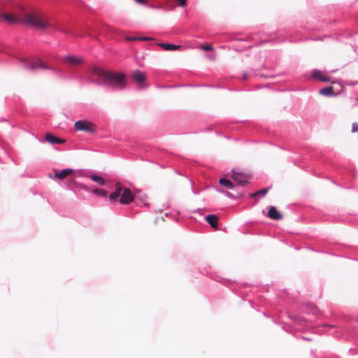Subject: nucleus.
<instances>
[{
    "mask_svg": "<svg viewBox=\"0 0 358 358\" xmlns=\"http://www.w3.org/2000/svg\"><path fill=\"white\" fill-rule=\"evenodd\" d=\"M219 182L221 185L226 187L228 189H233L234 188V185L233 182L227 178H220Z\"/></svg>",
    "mask_w": 358,
    "mask_h": 358,
    "instance_id": "nucleus-14",
    "label": "nucleus"
},
{
    "mask_svg": "<svg viewBox=\"0 0 358 358\" xmlns=\"http://www.w3.org/2000/svg\"><path fill=\"white\" fill-rule=\"evenodd\" d=\"M74 127L78 131H86L90 134H93L96 131V126L92 122L85 120H80L76 121L75 122Z\"/></svg>",
    "mask_w": 358,
    "mask_h": 358,
    "instance_id": "nucleus-4",
    "label": "nucleus"
},
{
    "mask_svg": "<svg viewBox=\"0 0 358 358\" xmlns=\"http://www.w3.org/2000/svg\"><path fill=\"white\" fill-rule=\"evenodd\" d=\"M320 94L324 96H331L334 94V89L331 86L324 87L320 90Z\"/></svg>",
    "mask_w": 358,
    "mask_h": 358,
    "instance_id": "nucleus-16",
    "label": "nucleus"
},
{
    "mask_svg": "<svg viewBox=\"0 0 358 358\" xmlns=\"http://www.w3.org/2000/svg\"><path fill=\"white\" fill-rule=\"evenodd\" d=\"M0 51H3V49L1 47H0Z\"/></svg>",
    "mask_w": 358,
    "mask_h": 358,
    "instance_id": "nucleus-33",
    "label": "nucleus"
},
{
    "mask_svg": "<svg viewBox=\"0 0 358 358\" xmlns=\"http://www.w3.org/2000/svg\"><path fill=\"white\" fill-rule=\"evenodd\" d=\"M22 64L27 69L35 70L37 69H48L52 71V73L62 79H66L67 77L64 75V72L62 69L55 68L49 65L45 64L42 60L37 59L34 61L29 60L27 58L21 59Z\"/></svg>",
    "mask_w": 358,
    "mask_h": 358,
    "instance_id": "nucleus-3",
    "label": "nucleus"
},
{
    "mask_svg": "<svg viewBox=\"0 0 358 358\" xmlns=\"http://www.w3.org/2000/svg\"><path fill=\"white\" fill-rule=\"evenodd\" d=\"M345 84L348 85H350V86H355L357 84H358V81L346 82Z\"/></svg>",
    "mask_w": 358,
    "mask_h": 358,
    "instance_id": "nucleus-25",
    "label": "nucleus"
},
{
    "mask_svg": "<svg viewBox=\"0 0 358 358\" xmlns=\"http://www.w3.org/2000/svg\"><path fill=\"white\" fill-rule=\"evenodd\" d=\"M134 200V197L131 190L128 188L124 189L121 198L120 199V202L122 204H129Z\"/></svg>",
    "mask_w": 358,
    "mask_h": 358,
    "instance_id": "nucleus-7",
    "label": "nucleus"
},
{
    "mask_svg": "<svg viewBox=\"0 0 358 358\" xmlns=\"http://www.w3.org/2000/svg\"><path fill=\"white\" fill-rule=\"evenodd\" d=\"M159 45L161 46L164 50L168 51L175 50L180 47V45H173L171 43H160Z\"/></svg>",
    "mask_w": 358,
    "mask_h": 358,
    "instance_id": "nucleus-15",
    "label": "nucleus"
},
{
    "mask_svg": "<svg viewBox=\"0 0 358 358\" xmlns=\"http://www.w3.org/2000/svg\"><path fill=\"white\" fill-rule=\"evenodd\" d=\"M71 77L73 78H81V76L79 75H73V76H71Z\"/></svg>",
    "mask_w": 358,
    "mask_h": 358,
    "instance_id": "nucleus-31",
    "label": "nucleus"
},
{
    "mask_svg": "<svg viewBox=\"0 0 358 358\" xmlns=\"http://www.w3.org/2000/svg\"><path fill=\"white\" fill-rule=\"evenodd\" d=\"M137 3L140 4H145L147 1V0H135Z\"/></svg>",
    "mask_w": 358,
    "mask_h": 358,
    "instance_id": "nucleus-29",
    "label": "nucleus"
},
{
    "mask_svg": "<svg viewBox=\"0 0 358 358\" xmlns=\"http://www.w3.org/2000/svg\"><path fill=\"white\" fill-rule=\"evenodd\" d=\"M92 192L95 195L101 197H106L107 196V192L101 189L95 188L92 190Z\"/></svg>",
    "mask_w": 358,
    "mask_h": 358,
    "instance_id": "nucleus-18",
    "label": "nucleus"
},
{
    "mask_svg": "<svg viewBox=\"0 0 358 358\" xmlns=\"http://www.w3.org/2000/svg\"><path fill=\"white\" fill-rule=\"evenodd\" d=\"M201 48L203 50L205 51H210L213 50V47L211 45L208 44L204 45Z\"/></svg>",
    "mask_w": 358,
    "mask_h": 358,
    "instance_id": "nucleus-21",
    "label": "nucleus"
},
{
    "mask_svg": "<svg viewBox=\"0 0 358 358\" xmlns=\"http://www.w3.org/2000/svg\"><path fill=\"white\" fill-rule=\"evenodd\" d=\"M322 72L319 70H315L313 71V73H312V77L313 79L315 80H320V77L322 76Z\"/></svg>",
    "mask_w": 358,
    "mask_h": 358,
    "instance_id": "nucleus-20",
    "label": "nucleus"
},
{
    "mask_svg": "<svg viewBox=\"0 0 358 358\" xmlns=\"http://www.w3.org/2000/svg\"><path fill=\"white\" fill-rule=\"evenodd\" d=\"M132 79L138 83H141L145 80V75L140 70L136 69L131 73Z\"/></svg>",
    "mask_w": 358,
    "mask_h": 358,
    "instance_id": "nucleus-8",
    "label": "nucleus"
},
{
    "mask_svg": "<svg viewBox=\"0 0 358 358\" xmlns=\"http://www.w3.org/2000/svg\"><path fill=\"white\" fill-rule=\"evenodd\" d=\"M45 140L51 144H62L65 142V140L55 136L50 133L45 134Z\"/></svg>",
    "mask_w": 358,
    "mask_h": 358,
    "instance_id": "nucleus-9",
    "label": "nucleus"
},
{
    "mask_svg": "<svg viewBox=\"0 0 358 358\" xmlns=\"http://www.w3.org/2000/svg\"><path fill=\"white\" fill-rule=\"evenodd\" d=\"M90 178H91L93 181L96 182V183H98V184H99V185H105V183H106L105 180H104L102 177H101V176H96V175H92V176H90Z\"/></svg>",
    "mask_w": 358,
    "mask_h": 358,
    "instance_id": "nucleus-17",
    "label": "nucleus"
},
{
    "mask_svg": "<svg viewBox=\"0 0 358 358\" xmlns=\"http://www.w3.org/2000/svg\"><path fill=\"white\" fill-rule=\"evenodd\" d=\"M62 59L65 62L66 66L69 69V71L83 62L82 57L69 55L64 56Z\"/></svg>",
    "mask_w": 358,
    "mask_h": 358,
    "instance_id": "nucleus-5",
    "label": "nucleus"
},
{
    "mask_svg": "<svg viewBox=\"0 0 358 358\" xmlns=\"http://www.w3.org/2000/svg\"><path fill=\"white\" fill-rule=\"evenodd\" d=\"M207 222L214 229H217L218 226L219 218L215 215H208L205 217Z\"/></svg>",
    "mask_w": 358,
    "mask_h": 358,
    "instance_id": "nucleus-11",
    "label": "nucleus"
},
{
    "mask_svg": "<svg viewBox=\"0 0 358 358\" xmlns=\"http://www.w3.org/2000/svg\"><path fill=\"white\" fill-rule=\"evenodd\" d=\"M73 172V170L71 169H65L59 172H56L55 174V178L62 180L72 174Z\"/></svg>",
    "mask_w": 358,
    "mask_h": 358,
    "instance_id": "nucleus-12",
    "label": "nucleus"
},
{
    "mask_svg": "<svg viewBox=\"0 0 358 358\" xmlns=\"http://www.w3.org/2000/svg\"><path fill=\"white\" fill-rule=\"evenodd\" d=\"M115 187V191L109 195V199L111 201H115L120 196L122 192V187L120 182H116Z\"/></svg>",
    "mask_w": 358,
    "mask_h": 358,
    "instance_id": "nucleus-13",
    "label": "nucleus"
},
{
    "mask_svg": "<svg viewBox=\"0 0 358 358\" xmlns=\"http://www.w3.org/2000/svg\"><path fill=\"white\" fill-rule=\"evenodd\" d=\"M248 76H248V73H244L243 74V77H242V78H243V80H247V79L248 78Z\"/></svg>",
    "mask_w": 358,
    "mask_h": 358,
    "instance_id": "nucleus-30",
    "label": "nucleus"
},
{
    "mask_svg": "<svg viewBox=\"0 0 358 358\" xmlns=\"http://www.w3.org/2000/svg\"><path fill=\"white\" fill-rule=\"evenodd\" d=\"M6 0H0V20L6 21L10 24H23L36 28L39 30H44L52 24L43 19L39 15L35 13H27L19 6L18 11H13V14L4 13V5Z\"/></svg>",
    "mask_w": 358,
    "mask_h": 358,
    "instance_id": "nucleus-1",
    "label": "nucleus"
},
{
    "mask_svg": "<svg viewBox=\"0 0 358 358\" xmlns=\"http://www.w3.org/2000/svg\"><path fill=\"white\" fill-rule=\"evenodd\" d=\"M224 194L229 198L234 199L235 196L229 192L224 191Z\"/></svg>",
    "mask_w": 358,
    "mask_h": 358,
    "instance_id": "nucleus-24",
    "label": "nucleus"
},
{
    "mask_svg": "<svg viewBox=\"0 0 358 358\" xmlns=\"http://www.w3.org/2000/svg\"><path fill=\"white\" fill-rule=\"evenodd\" d=\"M329 80V79L327 77L324 76H322L320 77V81H322V82H328Z\"/></svg>",
    "mask_w": 358,
    "mask_h": 358,
    "instance_id": "nucleus-27",
    "label": "nucleus"
},
{
    "mask_svg": "<svg viewBox=\"0 0 358 358\" xmlns=\"http://www.w3.org/2000/svg\"><path fill=\"white\" fill-rule=\"evenodd\" d=\"M268 192V189L267 188H264V189H262L253 194H251V196L252 197H254V196H259L260 197H263L264 196L266 193Z\"/></svg>",
    "mask_w": 358,
    "mask_h": 358,
    "instance_id": "nucleus-19",
    "label": "nucleus"
},
{
    "mask_svg": "<svg viewBox=\"0 0 358 358\" xmlns=\"http://www.w3.org/2000/svg\"><path fill=\"white\" fill-rule=\"evenodd\" d=\"M150 39V38H148V37H138V41H148Z\"/></svg>",
    "mask_w": 358,
    "mask_h": 358,
    "instance_id": "nucleus-28",
    "label": "nucleus"
},
{
    "mask_svg": "<svg viewBox=\"0 0 358 358\" xmlns=\"http://www.w3.org/2000/svg\"><path fill=\"white\" fill-rule=\"evenodd\" d=\"M268 216L275 220H279L282 219V216L280 212H278L275 207L271 206L268 212Z\"/></svg>",
    "mask_w": 358,
    "mask_h": 358,
    "instance_id": "nucleus-10",
    "label": "nucleus"
},
{
    "mask_svg": "<svg viewBox=\"0 0 358 358\" xmlns=\"http://www.w3.org/2000/svg\"><path fill=\"white\" fill-rule=\"evenodd\" d=\"M125 39L128 41H138V37L128 36L125 38Z\"/></svg>",
    "mask_w": 358,
    "mask_h": 358,
    "instance_id": "nucleus-22",
    "label": "nucleus"
},
{
    "mask_svg": "<svg viewBox=\"0 0 358 358\" xmlns=\"http://www.w3.org/2000/svg\"><path fill=\"white\" fill-rule=\"evenodd\" d=\"M358 131V124L357 123H353L352 126V131L356 132Z\"/></svg>",
    "mask_w": 358,
    "mask_h": 358,
    "instance_id": "nucleus-23",
    "label": "nucleus"
},
{
    "mask_svg": "<svg viewBox=\"0 0 358 358\" xmlns=\"http://www.w3.org/2000/svg\"><path fill=\"white\" fill-rule=\"evenodd\" d=\"M231 178L240 186L244 187L249 183L250 176L241 172L233 171Z\"/></svg>",
    "mask_w": 358,
    "mask_h": 358,
    "instance_id": "nucleus-6",
    "label": "nucleus"
},
{
    "mask_svg": "<svg viewBox=\"0 0 358 358\" xmlns=\"http://www.w3.org/2000/svg\"><path fill=\"white\" fill-rule=\"evenodd\" d=\"M92 72L102 79L106 85L117 90H122L126 87L125 76L122 73H113L98 66L93 67Z\"/></svg>",
    "mask_w": 358,
    "mask_h": 358,
    "instance_id": "nucleus-2",
    "label": "nucleus"
},
{
    "mask_svg": "<svg viewBox=\"0 0 358 358\" xmlns=\"http://www.w3.org/2000/svg\"><path fill=\"white\" fill-rule=\"evenodd\" d=\"M186 2L187 0H178V3H179V5H180L182 7L186 5Z\"/></svg>",
    "mask_w": 358,
    "mask_h": 358,
    "instance_id": "nucleus-26",
    "label": "nucleus"
},
{
    "mask_svg": "<svg viewBox=\"0 0 358 358\" xmlns=\"http://www.w3.org/2000/svg\"><path fill=\"white\" fill-rule=\"evenodd\" d=\"M90 81L92 83H98V82H96V80H93V79H91Z\"/></svg>",
    "mask_w": 358,
    "mask_h": 358,
    "instance_id": "nucleus-32",
    "label": "nucleus"
}]
</instances>
